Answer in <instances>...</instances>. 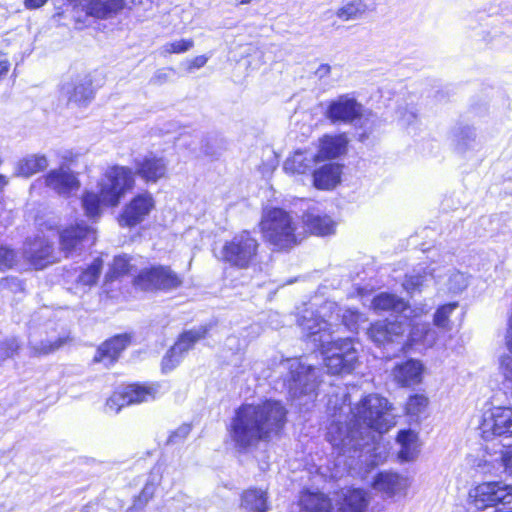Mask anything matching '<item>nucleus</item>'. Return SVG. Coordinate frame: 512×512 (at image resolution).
<instances>
[{"label":"nucleus","mask_w":512,"mask_h":512,"mask_svg":"<svg viewBox=\"0 0 512 512\" xmlns=\"http://www.w3.org/2000/svg\"><path fill=\"white\" fill-rule=\"evenodd\" d=\"M334 416L337 417L336 412ZM395 425L392 405L378 394L365 396L354 408L342 405L338 419L330 424L327 431V440L338 453L330 477H342L356 458L367 467L384 462L388 452L378 440L382 433Z\"/></svg>","instance_id":"1"},{"label":"nucleus","mask_w":512,"mask_h":512,"mask_svg":"<svg viewBox=\"0 0 512 512\" xmlns=\"http://www.w3.org/2000/svg\"><path fill=\"white\" fill-rule=\"evenodd\" d=\"M286 416L287 410L279 401L242 405L231 422L230 437L235 448L247 451L260 442L278 437L285 426Z\"/></svg>","instance_id":"2"},{"label":"nucleus","mask_w":512,"mask_h":512,"mask_svg":"<svg viewBox=\"0 0 512 512\" xmlns=\"http://www.w3.org/2000/svg\"><path fill=\"white\" fill-rule=\"evenodd\" d=\"M135 185L134 173L125 166L109 167L98 182V192L85 191L82 206L89 218L99 217L101 207H116Z\"/></svg>","instance_id":"3"},{"label":"nucleus","mask_w":512,"mask_h":512,"mask_svg":"<svg viewBox=\"0 0 512 512\" xmlns=\"http://www.w3.org/2000/svg\"><path fill=\"white\" fill-rule=\"evenodd\" d=\"M50 315L51 311L43 308L31 322L28 336L31 356L40 357L53 353L69 340L66 333H57L56 323L49 319Z\"/></svg>","instance_id":"4"},{"label":"nucleus","mask_w":512,"mask_h":512,"mask_svg":"<svg viewBox=\"0 0 512 512\" xmlns=\"http://www.w3.org/2000/svg\"><path fill=\"white\" fill-rule=\"evenodd\" d=\"M260 227L264 239L278 250L292 248L298 243L297 223L281 208L265 210Z\"/></svg>","instance_id":"5"},{"label":"nucleus","mask_w":512,"mask_h":512,"mask_svg":"<svg viewBox=\"0 0 512 512\" xmlns=\"http://www.w3.org/2000/svg\"><path fill=\"white\" fill-rule=\"evenodd\" d=\"M259 246L258 240L245 230L224 243L220 259L230 266L246 269L256 262Z\"/></svg>","instance_id":"6"},{"label":"nucleus","mask_w":512,"mask_h":512,"mask_svg":"<svg viewBox=\"0 0 512 512\" xmlns=\"http://www.w3.org/2000/svg\"><path fill=\"white\" fill-rule=\"evenodd\" d=\"M328 373L337 375L350 373L358 360V352L353 339H329L325 347H320Z\"/></svg>","instance_id":"7"},{"label":"nucleus","mask_w":512,"mask_h":512,"mask_svg":"<svg viewBox=\"0 0 512 512\" xmlns=\"http://www.w3.org/2000/svg\"><path fill=\"white\" fill-rule=\"evenodd\" d=\"M321 306L314 310L312 307L304 308L297 318V323L303 335L311 341L315 347H325L329 339L333 337L334 323L328 316L321 315Z\"/></svg>","instance_id":"8"},{"label":"nucleus","mask_w":512,"mask_h":512,"mask_svg":"<svg viewBox=\"0 0 512 512\" xmlns=\"http://www.w3.org/2000/svg\"><path fill=\"white\" fill-rule=\"evenodd\" d=\"M56 233L49 229L45 234L43 229L34 236L26 239L22 253L24 258L36 269H42L56 261L54 239Z\"/></svg>","instance_id":"9"},{"label":"nucleus","mask_w":512,"mask_h":512,"mask_svg":"<svg viewBox=\"0 0 512 512\" xmlns=\"http://www.w3.org/2000/svg\"><path fill=\"white\" fill-rule=\"evenodd\" d=\"M411 314L408 313L407 318H402V321H408L404 323L405 329L410 326V332L406 341L403 340V348L401 350L407 351L408 349L417 347L416 349L421 350L422 348L432 347L437 341V332L432 329L429 323L420 322L419 318L427 314L430 310L427 305H420L415 308Z\"/></svg>","instance_id":"10"},{"label":"nucleus","mask_w":512,"mask_h":512,"mask_svg":"<svg viewBox=\"0 0 512 512\" xmlns=\"http://www.w3.org/2000/svg\"><path fill=\"white\" fill-rule=\"evenodd\" d=\"M284 366L289 369L287 386L294 397L312 396L318 386L317 369L303 363L298 358L288 359Z\"/></svg>","instance_id":"11"},{"label":"nucleus","mask_w":512,"mask_h":512,"mask_svg":"<svg viewBox=\"0 0 512 512\" xmlns=\"http://www.w3.org/2000/svg\"><path fill=\"white\" fill-rule=\"evenodd\" d=\"M469 501L477 510H484L499 503H512V484L485 482L469 491Z\"/></svg>","instance_id":"12"},{"label":"nucleus","mask_w":512,"mask_h":512,"mask_svg":"<svg viewBox=\"0 0 512 512\" xmlns=\"http://www.w3.org/2000/svg\"><path fill=\"white\" fill-rule=\"evenodd\" d=\"M60 97L67 105H88L94 98L92 77L89 73H78L65 80L60 87Z\"/></svg>","instance_id":"13"},{"label":"nucleus","mask_w":512,"mask_h":512,"mask_svg":"<svg viewBox=\"0 0 512 512\" xmlns=\"http://www.w3.org/2000/svg\"><path fill=\"white\" fill-rule=\"evenodd\" d=\"M181 283L178 275L165 266L144 269L134 279V286L142 291L172 290Z\"/></svg>","instance_id":"14"},{"label":"nucleus","mask_w":512,"mask_h":512,"mask_svg":"<svg viewBox=\"0 0 512 512\" xmlns=\"http://www.w3.org/2000/svg\"><path fill=\"white\" fill-rule=\"evenodd\" d=\"M479 428L485 440L512 436V409L499 406L487 410Z\"/></svg>","instance_id":"15"},{"label":"nucleus","mask_w":512,"mask_h":512,"mask_svg":"<svg viewBox=\"0 0 512 512\" xmlns=\"http://www.w3.org/2000/svg\"><path fill=\"white\" fill-rule=\"evenodd\" d=\"M122 2H69L73 4V17L81 29L83 26L91 25L95 18H110L122 9Z\"/></svg>","instance_id":"16"},{"label":"nucleus","mask_w":512,"mask_h":512,"mask_svg":"<svg viewBox=\"0 0 512 512\" xmlns=\"http://www.w3.org/2000/svg\"><path fill=\"white\" fill-rule=\"evenodd\" d=\"M156 389L152 386L131 384L122 390L114 392L106 402V407L113 413H118L122 407L147 402L155 398Z\"/></svg>","instance_id":"17"},{"label":"nucleus","mask_w":512,"mask_h":512,"mask_svg":"<svg viewBox=\"0 0 512 512\" xmlns=\"http://www.w3.org/2000/svg\"><path fill=\"white\" fill-rule=\"evenodd\" d=\"M155 208L151 193L143 192L133 197L123 208L119 217L122 227H134L143 222Z\"/></svg>","instance_id":"18"},{"label":"nucleus","mask_w":512,"mask_h":512,"mask_svg":"<svg viewBox=\"0 0 512 512\" xmlns=\"http://www.w3.org/2000/svg\"><path fill=\"white\" fill-rule=\"evenodd\" d=\"M363 113L362 104L353 96L344 94L329 103L325 115L332 123H352L361 118Z\"/></svg>","instance_id":"19"},{"label":"nucleus","mask_w":512,"mask_h":512,"mask_svg":"<svg viewBox=\"0 0 512 512\" xmlns=\"http://www.w3.org/2000/svg\"><path fill=\"white\" fill-rule=\"evenodd\" d=\"M321 315L328 316L334 323L333 334L340 325L345 326L351 332H357L361 324L367 322L364 314L352 308H340L335 302L326 301L321 305Z\"/></svg>","instance_id":"20"},{"label":"nucleus","mask_w":512,"mask_h":512,"mask_svg":"<svg viewBox=\"0 0 512 512\" xmlns=\"http://www.w3.org/2000/svg\"><path fill=\"white\" fill-rule=\"evenodd\" d=\"M58 234L60 247L67 255L92 246L96 240V231L82 224L71 225Z\"/></svg>","instance_id":"21"},{"label":"nucleus","mask_w":512,"mask_h":512,"mask_svg":"<svg viewBox=\"0 0 512 512\" xmlns=\"http://www.w3.org/2000/svg\"><path fill=\"white\" fill-rule=\"evenodd\" d=\"M405 332L404 322L395 319L394 321H380L373 324L368 330L370 339L379 346L393 345L403 348V333Z\"/></svg>","instance_id":"22"},{"label":"nucleus","mask_w":512,"mask_h":512,"mask_svg":"<svg viewBox=\"0 0 512 512\" xmlns=\"http://www.w3.org/2000/svg\"><path fill=\"white\" fill-rule=\"evenodd\" d=\"M207 332V327L202 326L182 333L163 358V370H172L180 362L182 355L191 349L197 341L204 338Z\"/></svg>","instance_id":"23"},{"label":"nucleus","mask_w":512,"mask_h":512,"mask_svg":"<svg viewBox=\"0 0 512 512\" xmlns=\"http://www.w3.org/2000/svg\"><path fill=\"white\" fill-rule=\"evenodd\" d=\"M43 180L46 187L61 196H69L80 188L76 174L64 165L50 170Z\"/></svg>","instance_id":"24"},{"label":"nucleus","mask_w":512,"mask_h":512,"mask_svg":"<svg viewBox=\"0 0 512 512\" xmlns=\"http://www.w3.org/2000/svg\"><path fill=\"white\" fill-rule=\"evenodd\" d=\"M136 174L146 182H157L167 172V163L162 157L149 154L135 159Z\"/></svg>","instance_id":"25"},{"label":"nucleus","mask_w":512,"mask_h":512,"mask_svg":"<svg viewBox=\"0 0 512 512\" xmlns=\"http://www.w3.org/2000/svg\"><path fill=\"white\" fill-rule=\"evenodd\" d=\"M130 344V336L128 334L117 335L105 341L98 349L94 356L95 362H101L106 367L113 364Z\"/></svg>","instance_id":"26"},{"label":"nucleus","mask_w":512,"mask_h":512,"mask_svg":"<svg viewBox=\"0 0 512 512\" xmlns=\"http://www.w3.org/2000/svg\"><path fill=\"white\" fill-rule=\"evenodd\" d=\"M422 373V363L414 359L399 363L392 370L394 380L405 387L419 384L422 380Z\"/></svg>","instance_id":"27"},{"label":"nucleus","mask_w":512,"mask_h":512,"mask_svg":"<svg viewBox=\"0 0 512 512\" xmlns=\"http://www.w3.org/2000/svg\"><path fill=\"white\" fill-rule=\"evenodd\" d=\"M409 485L410 482L407 477L393 472H381L373 481L374 489L388 496L404 493Z\"/></svg>","instance_id":"28"},{"label":"nucleus","mask_w":512,"mask_h":512,"mask_svg":"<svg viewBox=\"0 0 512 512\" xmlns=\"http://www.w3.org/2000/svg\"><path fill=\"white\" fill-rule=\"evenodd\" d=\"M347 139L344 135H325L319 140V150L316 156L317 162L334 159L346 151Z\"/></svg>","instance_id":"29"},{"label":"nucleus","mask_w":512,"mask_h":512,"mask_svg":"<svg viewBox=\"0 0 512 512\" xmlns=\"http://www.w3.org/2000/svg\"><path fill=\"white\" fill-rule=\"evenodd\" d=\"M372 307L375 311L397 312L399 313V315L396 317L398 320L407 318L409 316L408 313L411 314L415 311L408 307L402 299L388 293H381L377 295L372 301Z\"/></svg>","instance_id":"30"},{"label":"nucleus","mask_w":512,"mask_h":512,"mask_svg":"<svg viewBox=\"0 0 512 512\" xmlns=\"http://www.w3.org/2000/svg\"><path fill=\"white\" fill-rule=\"evenodd\" d=\"M397 443L400 446L398 457L402 461H413L420 452L418 433L411 429L400 430L397 435Z\"/></svg>","instance_id":"31"},{"label":"nucleus","mask_w":512,"mask_h":512,"mask_svg":"<svg viewBox=\"0 0 512 512\" xmlns=\"http://www.w3.org/2000/svg\"><path fill=\"white\" fill-rule=\"evenodd\" d=\"M341 166L335 163L325 164L313 173V183L317 189L330 190L339 182Z\"/></svg>","instance_id":"32"},{"label":"nucleus","mask_w":512,"mask_h":512,"mask_svg":"<svg viewBox=\"0 0 512 512\" xmlns=\"http://www.w3.org/2000/svg\"><path fill=\"white\" fill-rule=\"evenodd\" d=\"M303 222L307 229L316 235H329L335 230L334 221L327 215H321L315 210H309L303 216Z\"/></svg>","instance_id":"33"},{"label":"nucleus","mask_w":512,"mask_h":512,"mask_svg":"<svg viewBox=\"0 0 512 512\" xmlns=\"http://www.w3.org/2000/svg\"><path fill=\"white\" fill-rule=\"evenodd\" d=\"M317 163L314 153L309 151H296L286 159L284 170L292 174H305L312 170Z\"/></svg>","instance_id":"34"},{"label":"nucleus","mask_w":512,"mask_h":512,"mask_svg":"<svg viewBox=\"0 0 512 512\" xmlns=\"http://www.w3.org/2000/svg\"><path fill=\"white\" fill-rule=\"evenodd\" d=\"M241 512H267V495L260 489H248L242 494Z\"/></svg>","instance_id":"35"},{"label":"nucleus","mask_w":512,"mask_h":512,"mask_svg":"<svg viewBox=\"0 0 512 512\" xmlns=\"http://www.w3.org/2000/svg\"><path fill=\"white\" fill-rule=\"evenodd\" d=\"M299 502L307 512H331L332 509L330 499L319 492L304 491Z\"/></svg>","instance_id":"36"},{"label":"nucleus","mask_w":512,"mask_h":512,"mask_svg":"<svg viewBox=\"0 0 512 512\" xmlns=\"http://www.w3.org/2000/svg\"><path fill=\"white\" fill-rule=\"evenodd\" d=\"M368 501L365 491L362 489H348L343 494V502L340 512H364Z\"/></svg>","instance_id":"37"},{"label":"nucleus","mask_w":512,"mask_h":512,"mask_svg":"<svg viewBox=\"0 0 512 512\" xmlns=\"http://www.w3.org/2000/svg\"><path fill=\"white\" fill-rule=\"evenodd\" d=\"M49 163L44 155H30L20 160L15 174L22 177H30L35 173L45 170Z\"/></svg>","instance_id":"38"},{"label":"nucleus","mask_w":512,"mask_h":512,"mask_svg":"<svg viewBox=\"0 0 512 512\" xmlns=\"http://www.w3.org/2000/svg\"><path fill=\"white\" fill-rule=\"evenodd\" d=\"M364 2H346L337 10V16L343 21L356 20L361 18L368 10H370Z\"/></svg>","instance_id":"39"},{"label":"nucleus","mask_w":512,"mask_h":512,"mask_svg":"<svg viewBox=\"0 0 512 512\" xmlns=\"http://www.w3.org/2000/svg\"><path fill=\"white\" fill-rule=\"evenodd\" d=\"M102 267L103 261L100 258H96L91 265L78 276L77 284L88 288L95 285L100 276Z\"/></svg>","instance_id":"40"},{"label":"nucleus","mask_w":512,"mask_h":512,"mask_svg":"<svg viewBox=\"0 0 512 512\" xmlns=\"http://www.w3.org/2000/svg\"><path fill=\"white\" fill-rule=\"evenodd\" d=\"M457 149L464 152L473 147L476 140V132L473 127L462 126L454 133Z\"/></svg>","instance_id":"41"},{"label":"nucleus","mask_w":512,"mask_h":512,"mask_svg":"<svg viewBox=\"0 0 512 512\" xmlns=\"http://www.w3.org/2000/svg\"><path fill=\"white\" fill-rule=\"evenodd\" d=\"M435 268H429L428 272H425V275L422 276L420 274H411L406 277L405 282L403 283V287L405 290L411 294L421 291L422 287L427 282V274L431 276V278H437L439 275L435 274Z\"/></svg>","instance_id":"42"},{"label":"nucleus","mask_w":512,"mask_h":512,"mask_svg":"<svg viewBox=\"0 0 512 512\" xmlns=\"http://www.w3.org/2000/svg\"><path fill=\"white\" fill-rule=\"evenodd\" d=\"M457 307L458 303L456 302L439 307L434 314V325L444 330H450L451 325L449 317Z\"/></svg>","instance_id":"43"},{"label":"nucleus","mask_w":512,"mask_h":512,"mask_svg":"<svg viewBox=\"0 0 512 512\" xmlns=\"http://www.w3.org/2000/svg\"><path fill=\"white\" fill-rule=\"evenodd\" d=\"M130 269L131 265L125 256L115 257L111 267L109 268V271L105 276V280L107 282L113 281L130 272Z\"/></svg>","instance_id":"44"},{"label":"nucleus","mask_w":512,"mask_h":512,"mask_svg":"<svg viewBox=\"0 0 512 512\" xmlns=\"http://www.w3.org/2000/svg\"><path fill=\"white\" fill-rule=\"evenodd\" d=\"M194 46L192 39H180L173 42H168L160 48L161 55L179 54L189 51Z\"/></svg>","instance_id":"45"},{"label":"nucleus","mask_w":512,"mask_h":512,"mask_svg":"<svg viewBox=\"0 0 512 512\" xmlns=\"http://www.w3.org/2000/svg\"><path fill=\"white\" fill-rule=\"evenodd\" d=\"M428 405V398L424 395L410 396L406 403V412L410 416H418L423 413Z\"/></svg>","instance_id":"46"},{"label":"nucleus","mask_w":512,"mask_h":512,"mask_svg":"<svg viewBox=\"0 0 512 512\" xmlns=\"http://www.w3.org/2000/svg\"><path fill=\"white\" fill-rule=\"evenodd\" d=\"M17 253L6 245H0V272H5L17 264Z\"/></svg>","instance_id":"47"},{"label":"nucleus","mask_w":512,"mask_h":512,"mask_svg":"<svg viewBox=\"0 0 512 512\" xmlns=\"http://www.w3.org/2000/svg\"><path fill=\"white\" fill-rule=\"evenodd\" d=\"M448 289L453 293H459L468 286V277L460 271H452L448 278Z\"/></svg>","instance_id":"48"},{"label":"nucleus","mask_w":512,"mask_h":512,"mask_svg":"<svg viewBox=\"0 0 512 512\" xmlns=\"http://www.w3.org/2000/svg\"><path fill=\"white\" fill-rule=\"evenodd\" d=\"M20 348L18 340L14 337L0 342V363L12 357Z\"/></svg>","instance_id":"49"},{"label":"nucleus","mask_w":512,"mask_h":512,"mask_svg":"<svg viewBox=\"0 0 512 512\" xmlns=\"http://www.w3.org/2000/svg\"><path fill=\"white\" fill-rule=\"evenodd\" d=\"M155 485L152 483H146L139 496L134 500L133 507L135 509L143 508L148 501L154 496Z\"/></svg>","instance_id":"50"},{"label":"nucleus","mask_w":512,"mask_h":512,"mask_svg":"<svg viewBox=\"0 0 512 512\" xmlns=\"http://www.w3.org/2000/svg\"><path fill=\"white\" fill-rule=\"evenodd\" d=\"M172 72V69L159 70L154 74V76L151 79V82L154 84H162L170 78Z\"/></svg>","instance_id":"51"},{"label":"nucleus","mask_w":512,"mask_h":512,"mask_svg":"<svg viewBox=\"0 0 512 512\" xmlns=\"http://www.w3.org/2000/svg\"><path fill=\"white\" fill-rule=\"evenodd\" d=\"M190 429L191 428L189 425H183L179 427L175 432L171 434V436L169 437V442L176 443L178 441V438H185L189 434Z\"/></svg>","instance_id":"52"},{"label":"nucleus","mask_w":512,"mask_h":512,"mask_svg":"<svg viewBox=\"0 0 512 512\" xmlns=\"http://www.w3.org/2000/svg\"><path fill=\"white\" fill-rule=\"evenodd\" d=\"M208 61V57L205 55H199L193 58L188 65V71L192 72L195 69L202 68Z\"/></svg>","instance_id":"53"},{"label":"nucleus","mask_w":512,"mask_h":512,"mask_svg":"<svg viewBox=\"0 0 512 512\" xmlns=\"http://www.w3.org/2000/svg\"><path fill=\"white\" fill-rule=\"evenodd\" d=\"M502 461L505 471L512 475V445L503 452Z\"/></svg>","instance_id":"54"},{"label":"nucleus","mask_w":512,"mask_h":512,"mask_svg":"<svg viewBox=\"0 0 512 512\" xmlns=\"http://www.w3.org/2000/svg\"><path fill=\"white\" fill-rule=\"evenodd\" d=\"M500 365L504 377H512V356H503Z\"/></svg>","instance_id":"55"},{"label":"nucleus","mask_w":512,"mask_h":512,"mask_svg":"<svg viewBox=\"0 0 512 512\" xmlns=\"http://www.w3.org/2000/svg\"><path fill=\"white\" fill-rule=\"evenodd\" d=\"M0 285L2 287H15L18 290H22V283L17 278L14 277L4 278L1 281Z\"/></svg>","instance_id":"56"},{"label":"nucleus","mask_w":512,"mask_h":512,"mask_svg":"<svg viewBox=\"0 0 512 512\" xmlns=\"http://www.w3.org/2000/svg\"><path fill=\"white\" fill-rule=\"evenodd\" d=\"M331 67L328 64H322L319 66V68L316 71V74L320 77H326L330 74Z\"/></svg>","instance_id":"57"},{"label":"nucleus","mask_w":512,"mask_h":512,"mask_svg":"<svg viewBox=\"0 0 512 512\" xmlns=\"http://www.w3.org/2000/svg\"><path fill=\"white\" fill-rule=\"evenodd\" d=\"M416 119V114L413 111L406 112L401 117L403 124H411Z\"/></svg>","instance_id":"58"},{"label":"nucleus","mask_w":512,"mask_h":512,"mask_svg":"<svg viewBox=\"0 0 512 512\" xmlns=\"http://www.w3.org/2000/svg\"><path fill=\"white\" fill-rule=\"evenodd\" d=\"M10 68V63L7 60L0 61V78L7 74Z\"/></svg>","instance_id":"59"},{"label":"nucleus","mask_w":512,"mask_h":512,"mask_svg":"<svg viewBox=\"0 0 512 512\" xmlns=\"http://www.w3.org/2000/svg\"><path fill=\"white\" fill-rule=\"evenodd\" d=\"M24 3H25L26 8H28V9H37V8H40L42 6V4H44L45 2L29 1V2H24Z\"/></svg>","instance_id":"60"},{"label":"nucleus","mask_w":512,"mask_h":512,"mask_svg":"<svg viewBox=\"0 0 512 512\" xmlns=\"http://www.w3.org/2000/svg\"><path fill=\"white\" fill-rule=\"evenodd\" d=\"M8 181L5 176L0 175V193L2 192L3 188L7 185Z\"/></svg>","instance_id":"61"},{"label":"nucleus","mask_w":512,"mask_h":512,"mask_svg":"<svg viewBox=\"0 0 512 512\" xmlns=\"http://www.w3.org/2000/svg\"><path fill=\"white\" fill-rule=\"evenodd\" d=\"M507 383L509 385H507V389L509 390V394L510 396L512 397V377H505Z\"/></svg>","instance_id":"62"}]
</instances>
